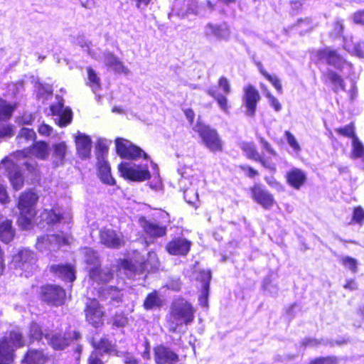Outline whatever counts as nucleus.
Here are the masks:
<instances>
[{"label":"nucleus","mask_w":364,"mask_h":364,"mask_svg":"<svg viewBox=\"0 0 364 364\" xmlns=\"http://www.w3.org/2000/svg\"><path fill=\"white\" fill-rule=\"evenodd\" d=\"M139 223L144 232L150 237H161L166 234V227L156 221L142 217L139 219Z\"/></svg>","instance_id":"ddd939ff"},{"label":"nucleus","mask_w":364,"mask_h":364,"mask_svg":"<svg viewBox=\"0 0 364 364\" xmlns=\"http://www.w3.org/2000/svg\"><path fill=\"white\" fill-rule=\"evenodd\" d=\"M26 364H48L49 357L43 350L31 349L24 358Z\"/></svg>","instance_id":"cd10ccee"},{"label":"nucleus","mask_w":364,"mask_h":364,"mask_svg":"<svg viewBox=\"0 0 364 364\" xmlns=\"http://www.w3.org/2000/svg\"><path fill=\"white\" fill-rule=\"evenodd\" d=\"M41 299L53 306H60L65 299V290L59 286L47 285L41 288Z\"/></svg>","instance_id":"6e6552de"},{"label":"nucleus","mask_w":364,"mask_h":364,"mask_svg":"<svg viewBox=\"0 0 364 364\" xmlns=\"http://www.w3.org/2000/svg\"><path fill=\"white\" fill-rule=\"evenodd\" d=\"M261 88L262 89L265 97L267 98L269 105L272 107L276 112H279L282 109V105L279 100L268 90L265 86L261 85Z\"/></svg>","instance_id":"de8ad7c7"},{"label":"nucleus","mask_w":364,"mask_h":364,"mask_svg":"<svg viewBox=\"0 0 364 364\" xmlns=\"http://www.w3.org/2000/svg\"><path fill=\"white\" fill-rule=\"evenodd\" d=\"M14 107L0 98V120H6L11 117Z\"/></svg>","instance_id":"49530a36"},{"label":"nucleus","mask_w":364,"mask_h":364,"mask_svg":"<svg viewBox=\"0 0 364 364\" xmlns=\"http://www.w3.org/2000/svg\"><path fill=\"white\" fill-rule=\"evenodd\" d=\"M41 220L46 221L47 224H54L60 222L63 217L60 212L57 213L54 210L45 209L40 215Z\"/></svg>","instance_id":"a19ab883"},{"label":"nucleus","mask_w":364,"mask_h":364,"mask_svg":"<svg viewBox=\"0 0 364 364\" xmlns=\"http://www.w3.org/2000/svg\"><path fill=\"white\" fill-rule=\"evenodd\" d=\"M124 271L128 277H132L135 272V266L128 260H122L119 265V272Z\"/></svg>","instance_id":"6e6d98bb"},{"label":"nucleus","mask_w":364,"mask_h":364,"mask_svg":"<svg viewBox=\"0 0 364 364\" xmlns=\"http://www.w3.org/2000/svg\"><path fill=\"white\" fill-rule=\"evenodd\" d=\"M85 50L87 52L88 55L92 58H93L97 61H102V56H101L100 50L98 48H90L88 44H86Z\"/></svg>","instance_id":"680f3d73"},{"label":"nucleus","mask_w":364,"mask_h":364,"mask_svg":"<svg viewBox=\"0 0 364 364\" xmlns=\"http://www.w3.org/2000/svg\"><path fill=\"white\" fill-rule=\"evenodd\" d=\"M193 130L198 133L203 143L210 151L217 152L223 150L222 140L215 129L198 123L193 127Z\"/></svg>","instance_id":"7ed1b4c3"},{"label":"nucleus","mask_w":364,"mask_h":364,"mask_svg":"<svg viewBox=\"0 0 364 364\" xmlns=\"http://www.w3.org/2000/svg\"><path fill=\"white\" fill-rule=\"evenodd\" d=\"M154 360L156 364H171L178 361V355L170 348L159 345L154 348Z\"/></svg>","instance_id":"4468645a"},{"label":"nucleus","mask_w":364,"mask_h":364,"mask_svg":"<svg viewBox=\"0 0 364 364\" xmlns=\"http://www.w3.org/2000/svg\"><path fill=\"white\" fill-rule=\"evenodd\" d=\"M1 166L8 173L13 188L16 191L21 189L23 185V178L18 166L7 158L1 161Z\"/></svg>","instance_id":"9d476101"},{"label":"nucleus","mask_w":364,"mask_h":364,"mask_svg":"<svg viewBox=\"0 0 364 364\" xmlns=\"http://www.w3.org/2000/svg\"><path fill=\"white\" fill-rule=\"evenodd\" d=\"M88 364H104L102 360L99 358L98 353L93 351L88 358Z\"/></svg>","instance_id":"774afa93"},{"label":"nucleus","mask_w":364,"mask_h":364,"mask_svg":"<svg viewBox=\"0 0 364 364\" xmlns=\"http://www.w3.org/2000/svg\"><path fill=\"white\" fill-rule=\"evenodd\" d=\"M297 26L304 30L308 31H311L318 26L311 18H301L297 21Z\"/></svg>","instance_id":"603ef678"},{"label":"nucleus","mask_w":364,"mask_h":364,"mask_svg":"<svg viewBox=\"0 0 364 364\" xmlns=\"http://www.w3.org/2000/svg\"><path fill=\"white\" fill-rule=\"evenodd\" d=\"M344 48L353 55L359 58H364V43L346 41Z\"/></svg>","instance_id":"4c0bfd02"},{"label":"nucleus","mask_w":364,"mask_h":364,"mask_svg":"<svg viewBox=\"0 0 364 364\" xmlns=\"http://www.w3.org/2000/svg\"><path fill=\"white\" fill-rule=\"evenodd\" d=\"M218 85L223 91L224 94L228 95L231 92L230 85L225 77H221L218 80Z\"/></svg>","instance_id":"e2e57ef3"},{"label":"nucleus","mask_w":364,"mask_h":364,"mask_svg":"<svg viewBox=\"0 0 364 364\" xmlns=\"http://www.w3.org/2000/svg\"><path fill=\"white\" fill-rule=\"evenodd\" d=\"M46 333L43 332L41 326L35 321L31 322L28 326L27 334L31 342L45 338Z\"/></svg>","instance_id":"c9c22d12"},{"label":"nucleus","mask_w":364,"mask_h":364,"mask_svg":"<svg viewBox=\"0 0 364 364\" xmlns=\"http://www.w3.org/2000/svg\"><path fill=\"white\" fill-rule=\"evenodd\" d=\"M80 254L84 262L87 264V269L90 272L91 268L100 267V260L98 254L90 247L80 249Z\"/></svg>","instance_id":"a878e982"},{"label":"nucleus","mask_w":364,"mask_h":364,"mask_svg":"<svg viewBox=\"0 0 364 364\" xmlns=\"http://www.w3.org/2000/svg\"><path fill=\"white\" fill-rule=\"evenodd\" d=\"M26 344V338L22 332L13 330L0 338V364H10L13 360L14 348L23 347Z\"/></svg>","instance_id":"f03ea898"},{"label":"nucleus","mask_w":364,"mask_h":364,"mask_svg":"<svg viewBox=\"0 0 364 364\" xmlns=\"http://www.w3.org/2000/svg\"><path fill=\"white\" fill-rule=\"evenodd\" d=\"M191 246V241L186 238L176 237L166 245V250L170 255L184 256L188 253Z\"/></svg>","instance_id":"dca6fc26"},{"label":"nucleus","mask_w":364,"mask_h":364,"mask_svg":"<svg viewBox=\"0 0 364 364\" xmlns=\"http://www.w3.org/2000/svg\"><path fill=\"white\" fill-rule=\"evenodd\" d=\"M23 166H25L26 171L29 173H31L34 176L38 175V173L39 172V169H38V164L36 161V160H34L33 159H27L23 162Z\"/></svg>","instance_id":"4d7b16f0"},{"label":"nucleus","mask_w":364,"mask_h":364,"mask_svg":"<svg viewBox=\"0 0 364 364\" xmlns=\"http://www.w3.org/2000/svg\"><path fill=\"white\" fill-rule=\"evenodd\" d=\"M68 153V147L64 141L53 145V164L55 166L63 164L65 157Z\"/></svg>","instance_id":"c756f323"},{"label":"nucleus","mask_w":364,"mask_h":364,"mask_svg":"<svg viewBox=\"0 0 364 364\" xmlns=\"http://www.w3.org/2000/svg\"><path fill=\"white\" fill-rule=\"evenodd\" d=\"M58 103L50 106V112L56 118L55 120L58 122L60 127H65L69 124L73 118V113L70 109L64 108L63 98L59 96L56 97Z\"/></svg>","instance_id":"9b49d317"},{"label":"nucleus","mask_w":364,"mask_h":364,"mask_svg":"<svg viewBox=\"0 0 364 364\" xmlns=\"http://www.w3.org/2000/svg\"><path fill=\"white\" fill-rule=\"evenodd\" d=\"M93 346L97 350L107 353H114L119 356V351L114 349V346L107 338H101L98 341H93Z\"/></svg>","instance_id":"e433bc0d"},{"label":"nucleus","mask_w":364,"mask_h":364,"mask_svg":"<svg viewBox=\"0 0 364 364\" xmlns=\"http://www.w3.org/2000/svg\"><path fill=\"white\" fill-rule=\"evenodd\" d=\"M121 175L131 181H143L150 177V173L146 167L136 166L129 162H123L119 165Z\"/></svg>","instance_id":"39448f33"},{"label":"nucleus","mask_w":364,"mask_h":364,"mask_svg":"<svg viewBox=\"0 0 364 364\" xmlns=\"http://www.w3.org/2000/svg\"><path fill=\"white\" fill-rule=\"evenodd\" d=\"M161 305V301L156 291L148 294L144 302V307L146 310H151Z\"/></svg>","instance_id":"c03bdc74"},{"label":"nucleus","mask_w":364,"mask_h":364,"mask_svg":"<svg viewBox=\"0 0 364 364\" xmlns=\"http://www.w3.org/2000/svg\"><path fill=\"white\" fill-rule=\"evenodd\" d=\"M85 316L87 321L95 327L102 323L103 311L96 299H90L86 303Z\"/></svg>","instance_id":"f8f14e48"},{"label":"nucleus","mask_w":364,"mask_h":364,"mask_svg":"<svg viewBox=\"0 0 364 364\" xmlns=\"http://www.w3.org/2000/svg\"><path fill=\"white\" fill-rule=\"evenodd\" d=\"M202 282V291L198 301L200 305L207 306L208 296L209 292L210 281L211 279V274L209 271H203L200 274V278Z\"/></svg>","instance_id":"473e14b6"},{"label":"nucleus","mask_w":364,"mask_h":364,"mask_svg":"<svg viewBox=\"0 0 364 364\" xmlns=\"http://www.w3.org/2000/svg\"><path fill=\"white\" fill-rule=\"evenodd\" d=\"M284 135L286 136L289 145L296 152L301 150L300 146L296 141L295 136L289 131H285Z\"/></svg>","instance_id":"13d9d810"},{"label":"nucleus","mask_w":364,"mask_h":364,"mask_svg":"<svg viewBox=\"0 0 364 364\" xmlns=\"http://www.w3.org/2000/svg\"><path fill=\"white\" fill-rule=\"evenodd\" d=\"M102 61L106 67L117 73L128 75L129 70L126 68L122 61L109 50H105Z\"/></svg>","instance_id":"2eb2a0df"},{"label":"nucleus","mask_w":364,"mask_h":364,"mask_svg":"<svg viewBox=\"0 0 364 364\" xmlns=\"http://www.w3.org/2000/svg\"><path fill=\"white\" fill-rule=\"evenodd\" d=\"M206 92L216 100L223 111L225 112H228L229 107L228 105V99L225 95L218 92V89L215 86L207 89Z\"/></svg>","instance_id":"f704fd0d"},{"label":"nucleus","mask_w":364,"mask_h":364,"mask_svg":"<svg viewBox=\"0 0 364 364\" xmlns=\"http://www.w3.org/2000/svg\"><path fill=\"white\" fill-rule=\"evenodd\" d=\"M257 162H259L263 167L269 169L272 173H274L277 171L276 164L273 162L270 157H266L264 155H261Z\"/></svg>","instance_id":"864d4df0"},{"label":"nucleus","mask_w":364,"mask_h":364,"mask_svg":"<svg viewBox=\"0 0 364 364\" xmlns=\"http://www.w3.org/2000/svg\"><path fill=\"white\" fill-rule=\"evenodd\" d=\"M340 262L352 272L355 273L358 271V261L355 258L349 256H344L340 259Z\"/></svg>","instance_id":"3c124183"},{"label":"nucleus","mask_w":364,"mask_h":364,"mask_svg":"<svg viewBox=\"0 0 364 364\" xmlns=\"http://www.w3.org/2000/svg\"><path fill=\"white\" fill-rule=\"evenodd\" d=\"M99 175L103 183L108 185L114 184L115 181L111 175L110 167L107 161L103 160L99 161Z\"/></svg>","instance_id":"72a5a7b5"},{"label":"nucleus","mask_w":364,"mask_h":364,"mask_svg":"<svg viewBox=\"0 0 364 364\" xmlns=\"http://www.w3.org/2000/svg\"><path fill=\"white\" fill-rule=\"evenodd\" d=\"M49 151L50 150L47 143L44 141H37L32 146L29 151L23 150L19 151L17 154L18 156L22 155L26 157L28 154H31L39 159L45 160L48 158Z\"/></svg>","instance_id":"5701e85b"},{"label":"nucleus","mask_w":364,"mask_h":364,"mask_svg":"<svg viewBox=\"0 0 364 364\" xmlns=\"http://www.w3.org/2000/svg\"><path fill=\"white\" fill-rule=\"evenodd\" d=\"M195 312L192 304L186 299H175L170 306V312L167 316V327L169 332L176 333L183 324L191 323L195 318Z\"/></svg>","instance_id":"f257e3e1"},{"label":"nucleus","mask_w":364,"mask_h":364,"mask_svg":"<svg viewBox=\"0 0 364 364\" xmlns=\"http://www.w3.org/2000/svg\"><path fill=\"white\" fill-rule=\"evenodd\" d=\"M259 72L264 77H265L268 81H269L272 85L274 87L279 94H282V85L281 83L280 79L275 75L269 74L262 66L261 64L259 65Z\"/></svg>","instance_id":"79ce46f5"},{"label":"nucleus","mask_w":364,"mask_h":364,"mask_svg":"<svg viewBox=\"0 0 364 364\" xmlns=\"http://www.w3.org/2000/svg\"><path fill=\"white\" fill-rule=\"evenodd\" d=\"M306 175L305 172L299 168H293L287 173V183L295 189L300 188L306 181Z\"/></svg>","instance_id":"393cba45"},{"label":"nucleus","mask_w":364,"mask_h":364,"mask_svg":"<svg viewBox=\"0 0 364 364\" xmlns=\"http://www.w3.org/2000/svg\"><path fill=\"white\" fill-rule=\"evenodd\" d=\"M50 272L62 279L73 282L75 279V270L70 264H53L50 266Z\"/></svg>","instance_id":"4be33fe9"},{"label":"nucleus","mask_w":364,"mask_h":364,"mask_svg":"<svg viewBox=\"0 0 364 364\" xmlns=\"http://www.w3.org/2000/svg\"><path fill=\"white\" fill-rule=\"evenodd\" d=\"M344 26L343 21L341 19H336L334 23V28L333 33L335 36H341L343 33Z\"/></svg>","instance_id":"69168bd1"},{"label":"nucleus","mask_w":364,"mask_h":364,"mask_svg":"<svg viewBox=\"0 0 364 364\" xmlns=\"http://www.w3.org/2000/svg\"><path fill=\"white\" fill-rule=\"evenodd\" d=\"M204 32L206 36H214L218 39L226 40L230 36L229 28L225 24L208 23L205 27Z\"/></svg>","instance_id":"b1692460"},{"label":"nucleus","mask_w":364,"mask_h":364,"mask_svg":"<svg viewBox=\"0 0 364 364\" xmlns=\"http://www.w3.org/2000/svg\"><path fill=\"white\" fill-rule=\"evenodd\" d=\"M259 143L261 144L262 149L265 150L267 153H269L272 156H277V151L272 148L271 144L264 138H259Z\"/></svg>","instance_id":"0e129e2a"},{"label":"nucleus","mask_w":364,"mask_h":364,"mask_svg":"<svg viewBox=\"0 0 364 364\" xmlns=\"http://www.w3.org/2000/svg\"><path fill=\"white\" fill-rule=\"evenodd\" d=\"M353 155L355 158L364 159V146L358 137L352 140Z\"/></svg>","instance_id":"8fccbe9b"},{"label":"nucleus","mask_w":364,"mask_h":364,"mask_svg":"<svg viewBox=\"0 0 364 364\" xmlns=\"http://www.w3.org/2000/svg\"><path fill=\"white\" fill-rule=\"evenodd\" d=\"M117 153L122 157L129 159H137L141 156L147 159V154L139 146H135L131 141L117 138L115 141Z\"/></svg>","instance_id":"423d86ee"},{"label":"nucleus","mask_w":364,"mask_h":364,"mask_svg":"<svg viewBox=\"0 0 364 364\" xmlns=\"http://www.w3.org/2000/svg\"><path fill=\"white\" fill-rule=\"evenodd\" d=\"M45 339L47 343L55 350H63L69 346L71 341L70 334L64 333L63 335L58 333H46Z\"/></svg>","instance_id":"f3484780"},{"label":"nucleus","mask_w":364,"mask_h":364,"mask_svg":"<svg viewBox=\"0 0 364 364\" xmlns=\"http://www.w3.org/2000/svg\"><path fill=\"white\" fill-rule=\"evenodd\" d=\"M253 199L266 209H270L274 203L273 196L260 186H255L252 188Z\"/></svg>","instance_id":"aec40b11"},{"label":"nucleus","mask_w":364,"mask_h":364,"mask_svg":"<svg viewBox=\"0 0 364 364\" xmlns=\"http://www.w3.org/2000/svg\"><path fill=\"white\" fill-rule=\"evenodd\" d=\"M38 196L31 191L23 193L18 199V208L20 211L35 212V205L38 201Z\"/></svg>","instance_id":"6ab92c4d"},{"label":"nucleus","mask_w":364,"mask_h":364,"mask_svg":"<svg viewBox=\"0 0 364 364\" xmlns=\"http://www.w3.org/2000/svg\"><path fill=\"white\" fill-rule=\"evenodd\" d=\"M338 360L335 356L321 357L311 360L309 364H337Z\"/></svg>","instance_id":"bf43d9fd"},{"label":"nucleus","mask_w":364,"mask_h":364,"mask_svg":"<svg viewBox=\"0 0 364 364\" xmlns=\"http://www.w3.org/2000/svg\"><path fill=\"white\" fill-rule=\"evenodd\" d=\"M87 84L92 88V90L96 92L100 88V79L97 76V73L91 68H87Z\"/></svg>","instance_id":"ea45409f"},{"label":"nucleus","mask_w":364,"mask_h":364,"mask_svg":"<svg viewBox=\"0 0 364 364\" xmlns=\"http://www.w3.org/2000/svg\"><path fill=\"white\" fill-rule=\"evenodd\" d=\"M324 76L333 84V89L335 92H338V90L345 89L343 78L336 73L333 70H328Z\"/></svg>","instance_id":"58836bf2"},{"label":"nucleus","mask_w":364,"mask_h":364,"mask_svg":"<svg viewBox=\"0 0 364 364\" xmlns=\"http://www.w3.org/2000/svg\"><path fill=\"white\" fill-rule=\"evenodd\" d=\"M15 229L13 227L12 221L6 219L0 223V240L8 244L11 242L15 236Z\"/></svg>","instance_id":"c85d7f7f"},{"label":"nucleus","mask_w":364,"mask_h":364,"mask_svg":"<svg viewBox=\"0 0 364 364\" xmlns=\"http://www.w3.org/2000/svg\"><path fill=\"white\" fill-rule=\"evenodd\" d=\"M90 279L97 283H106L109 282L113 277V274L108 269H102L100 267L91 268L89 272Z\"/></svg>","instance_id":"7c9ffc66"},{"label":"nucleus","mask_w":364,"mask_h":364,"mask_svg":"<svg viewBox=\"0 0 364 364\" xmlns=\"http://www.w3.org/2000/svg\"><path fill=\"white\" fill-rule=\"evenodd\" d=\"M240 147L248 159H252L255 161H257L258 159H259L261 154H259L253 143L243 142L241 144Z\"/></svg>","instance_id":"37998d69"},{"label":"nucleus","mask_w":364,"mask_h":364,"mask_svg":"<svg viewBox=\"0 0 364 364\" xmlns=\"http://www.w3.org/2000/svg\"><path fill=\"white\" fill-rule=\"evenodd\" d=\"M354 129H355V127H354L353 124L352 123H350V124L345 126L344 127L337 128L335 129V131L338 134H339L343 136L350 137L353 139V137H357L355 135Z\"/></svg>","instance_id":"5fc2aeb1"},{"label":"nucleus","mask_w":364,"mask_h":364,"mask_svg":"<svg viewBox=\"0 0 364 364\" xmlns=\"http://www.w3.org/2000/svg\"><path fill=\"white\" fill-rule=\"evenodd\" d=\"M203 9H208L210 12L215 9V6L207 1L203 5L198 6V0H176L173 5V11L182 17L190 14H202Z\"/></svg>","instance_id":"20e7f679"},{"label":"nucleus","mask_w":364,"mask_h":364,"mask_svg":"<svg viewBox=\"0 0 364 364\" xmlns=\"http://www.w3.org/2000/svg\"><path fill=\"white\" fill-rule=\"evenodd\" d=\"M242 105L245 107V114L247 117L255 115L257 103L260 100L258 90L252 85H247L243 88Z\"/></svg>","instance_id":"0eeeda50"},{"label":"nucleus","mask_w":364,"mask_h":364,"mask_svg":"<svg viewBox=\"0 0 364 364\" xmlns=\"http://www.w3.org/2000/svg\"><path fill=\"white\" fill-rule=\"evenodd\" d=\"M14 260L16 263H18L20 268L27 270L29 267L35 262L34 253L27 249L21 250L14 257Z\"/></svg>","instance_id":"bb28decb"},{"label":"nucleus","mask_w":364,"mask_h":364,"mask_svg":"<svg viewBox=\"0 0 364 364\" xmlns=\"http://www.w3.org/2000/svg\"><path fill=\"white\" fill-rule=\"evenodd\" d=\"M14 134V132L11 125L0 124V137H11Z\"/></svg>","instance_id":"052dcab7"},{"label":"nucleus","mask_w":364,"mask_h":364,"mask_svg":"<svg viewBox=\"0 0 364 364\" xmlns=\"http://www.w3.org/2000/svg\"><path fill=\"white\" fill-rule=\"evenodd\" d=\"M319 55L321 58H325L328 64L338 69L341 68L344 63L343 59L335 50L328 48L320 51Z\"/></svg>","instance_id":"2f4dec72"},{"label":"nucleus","mask_w":364,"mask_h":364,"mask_svg":"<svg viewBox=\"0 0 364 364\" xmlns=\"http://www.w3.org/2000/svg\"><path fill=\"white\" fill-rule=\"evenodd\" d=\"M75 144L77 154L82 159L88 158L90 155L92 141L90 138L80 133L77 132V135L75 136Z\"/></svg>","instance_id":"412c9836"},{"label":"nucleus","mask_w":364,"mask_h":364,"mask_svg":"<svg viewBox=\"0 0 364 364\" xmlns=\"http://www.w3.org/2000/svg\"><path fill=\"white\" fill-rule=\"evenodd\" d=\"M36 213L20 211V217L18 223L20 226L24 229H27L31 224V220Z\"/></svg>","instance_id":"09e8293b"},{"label":"nucleus","mask_w":364,"mask_h":364,"mask_svg":"<svg viewBox=\"0 0 364 364\" xmlns=\"http://www.w3.org/2000/svg\"><path fill=\"white\" fill-rule=\"evenodd\" d=\"M101 242L109 247L119 248L124 244L122 236L112 229H104L100 231Z\"/></svg>","instance_id":"a211bd4d"},{"label":"nucleus","mask_w":364,"mask_h":364,"mask_svg":"<svg viewBox=\"0 0 364 364\" xmlns=\"http://www.w3.org/2000/svg\"><path fill=\"white\" fill-rule=\"evenodd\" d=\"M321 344H324L323 340H318L316 338H306L302 341L304 346L316 347Z\"/></svg>","instance_id":"338daca9"},{"label":"nucleus","mask_w":364,"mask_h":364,"mask_svg":"<svg viewBox=\"0 0 364 364\" xmlns=\"http://www.w3.org/2000/svg\"><path fill=\"white\" fill-rule=\"evenodd\" d=\"M68 238L60 235H43L38 237L36 248L41 252L47 250L52 251L58 249L61 245L66 244Z\"/></svg>","instance_id":"1a4fd4ad"},{"label":"nucleus","mask_w":364,"mask_h":364,"mask_svg":"<svg viewBox=\"0 0 364 364\" xmlns=\"http://www.w3.org/2000/svg\"><path fill=\"white\" fill-rule=\"evenodd\" d=\"M36 138L35 132L28 128H22L16 136L17 143L23 144L28 141H33Z\"/></svg>","instance_id":"a18cd8bd"}]
</instances>
